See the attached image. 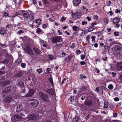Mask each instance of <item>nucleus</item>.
Wrapping results in <instances>:
<instances>
[{
	"instance_id": "ea45409f",
	"label": "nucleus",
	"mask_w": 122,
	"mask_h": 122,
	"mask_svg": "<svg viewBox=\"0 0 122 122\" xmlns=\"http://www.w3.org/2000/svg\"><path fill=\"white\" fill-rule=\"evenodd\" d=\"M43 44V46L44 47H46L47 46V43L46 41H44V42L42 44Z\"/></svg>"
},
{
	"instance_id": "58836bf2",
	"label": "nucleus",
	"mask_w": 122,
	"mask_h": 122,
	"mask_svg": "<svg viewBox=\"0 0 122 122\" xmlns=\"http://www.w3.org/2000/svg\"><path fill=\"white\" fill-rule=\"evenodd\" d=\"M104 24L105 25H107L108 23L107 19L105 18L104 19Z\"/></svg>"
},
{
	"instance_id": "c85d7f7f",
	"label": "nucleus",
	"mask_w": 122,
	"mask_h": 122,
	"mask_svg": "<svg viewBox=\"0 0 122 122\" xmlns=\"http://www.w3.org/2000/svg\"><path fill=\"white\" fill-rule=\"evenodd\" d=\"M20 11H19L18 12H16V13H15V14H14L12 16V17H15V16H16L17 15H20Z\"/></svg>"
},
{
	"instance_id": "39448f33",
	"label": "nucleus",
	"mask_w": 122,
	"mask_h": 122,
	"mask_svg": "<svg viewBox=\"0 0 122 122\" xmlns=\"http://www.w3.org/2000/svg\"><path fill=\"white\" fill-rule=\"evenodd\" d=\"M41 20L40 19H38L36 20L35 22L34 23L33 22L32 24L33 27H34L35 26L36 27H38L39 26L38 25H40L41 24Z\"/></svg>"
},
{
	"instance_id": "774afa93",
	"label": "nucleus",
	"mask_w": 122,
	"mask_h": 122,
	"mask_svg": "<svg viewBox=\"0 0 122 122\" xmlns=\"http://www.w3.org/2000/svg\"><path fill=\"white\" fill-rule=\"evenodd\" d=\"M10 28V26L9 24L7 25L6 26V29L7 30V29H9Z\"/></svg>"
},
{
	"instance_id": "f257e3e1",
	"label": "nucleus",
	"mask_w": 122,
	"mask_h": 122,
	"mask_svg": "<svg viewBox=\"0 0 122 122\" xmlns=\"http://www.w3.org/2000/svg\"><path fill=\"white\" fill-rule=\"evenodd\" d=\"M27 104L28 106L35 107L38 105V102L36 99H30L27 101Z\"/></svg>"
},
{
	"instance_id": "e2e57ef3",
	"label": "nucleus",
	"mask_w": 122,
	"mask_h": 122,
	"mask_svg": "<svg viewBox=\"0 0 122 122\" xmlns=\"http://www.w3.org/2000/svg\"><path fill=\"white\" fill-rule=\"evenodd\" d=\"M107 57L106 56L103 57L102 58V60L104 61H106Z\"/></svg>"
},
{
	"instance_id": "4468645a",
	"label": "nucleus",
	"mask_w": 122,
	"mask_h": 122,
	"mask_svg": "<svg viewBox=\"0 0 122 122\" xmlns=\"http://www.w3.org/2000/svg\"><path fill=\"white\" fill-rule=\"evenodd\" d=\"M22 109V105L20 104H19L17 106L16 108V111L17 112H18L21 111Z\"/></svg>"
},
{
	"instance_id": "bf43d9fd",
	"label": "nucleus",
	"mask_w": 122,
	"mask_h": 122,
	"mask_svg": "<svg viewBox=\"0 0 122 122\" xmlns=\"http://www.w3.org/2000/svg\"><path fill=\"white\" fill-rule=\"evenodd\" d=\"M86 41H88L90 39V36L89 35L87 36H86Z\"/></svg>"
},
{
	"instance_id": "0eeeda50",
	"label": "nucleus",
	"mask_w": 122,
	"mask_h": 122,
	"mask_svg": "<svg viewBox=\"0 0 122 122\" xmlns=\"http://www.w3.org/2000/svg\"><path fill=\"white\" fill-rule=\"evenodd\" d=\"M29 89V91L28 93L26 95V96L27 97H30L34 93V91L32 89Z\"/></svg>"
},
{
	"instance_id": "a211bd4d",
	"label": "nucleus",
	"mask_w": 122,
	"mask_h": 122,
	"mask_svg": "<svg viewBox=\"0 0 122 122\" xmlns=\"http://www.w3.org/2000/svg\"><path fill=\"white\" fill-rule=\"evenodd\" d=\"M33 49L35 52L37 54H39L40 52V51L36 47H34Z\"/></svg>"
},
{
	"instance_id": "49530a36",
	"label": "nucleus",
	"mask_w": 122,
	"mask_h": 122,
	"mask_svg": "<svg viewBox=\"0 0 122 122\" xmlns=\"http://www.w3.org/2000/svg\"><path fill=\"white\" fill-rule=\"evenodd\" d=\"M9 60L6 59L3 61V62L4 63L7 64L9 63Z\"/></svg>"
},
{
	"instance_id": "4be33fe9",
	"label": "nucleus",
	"mask_w": 122,
	"mask_h": 122,
	"mask_svg": "<svg viewBox=\"0 0 122 122\" xmlns=\"http://www.w3.org/2000/svg\"><path fill=\"white\" fill-rule=\"evenodd\" d=\"M96 27L94 26H90L88 29V31L89 32H91L95 29Z\"/></svg>"
},
{
	"instance_id": "de8ad7c7",
	"label": "nucleus",
	"mask_w": 122,
	"mask_h": 122,
	"mask_svg": "<svg viewBox=\"0 0 122 122\" xmlns=\"http://www.w3.org/2000/svg\"><path fill=\"white\" fill-rule=\"evenodd\" d=\"M108 106V105L107 102H104V107L105 108H107Z\"/></svg>"
},
{
	"instance_id": "dca6fc26",
	"label": "nucleus",
	"mask_w": 122,
	"mask_h": 122,
	"mask_svg": "<svg viewBox=\"0 0 122 122\" xmlns=\"http://www.w3.org/2000/svg\"><path fill=\"white\" fill-rule=\"evenodd\" d=\"M120 19L118 17H115L113 20V21L115 23L119 22L120 21Z\"/></svg>"
},
{
	"instance_id": "a18cd8bd",
	"label": "nucleus",
	"mask_w": 122,
	"mask_h": 122,
	"mask_svg": "<svg viewBox=\"0 0 122 122\" xmlns=\"http://www.w3.org/2000/svg\"><path fill=\"white\" fill-rule=\"evenodd\" d=\"M21 66L23 68H24L26 66V64L24 63H22L21 64Z\"/></svg>"
},
{
	"instance_id": "864d4df0",
	"label": "nucleus",
	"mask_w": 122,
	"mask_h": 122,
	"mask_svg": "<svg viewBox=\"0 0 122 122\" xmlns=\"http://www.w3.org/2000/svg\"><path fill=\"white\" fill-rule=\"evenodd\" d=\"M77 93V91L76 90H75L73 91V93L74 95H76V94Z\"/></svg>"
},
{
	"instance_id": "8fccbe9b",
	"label": "nucleus",
	"mask_w": 122,
	"mask_h": 122,
	"mask_svg": "<svg viewBox=\"0 0 122 122\" xmlns=\"http://www.w3.org/2000/svg\"><path fill=\"white\" fill-rule=\"evenodd\" d=\"M114 34L115 36H118L119 35V32H114Z\"/></svg>"
},
{
	"instance_id": "ddd939ff",
	"label": "nucleus",
	"mask_w": 122,
	"mask_h": 122,
	"mask_svg": "<svg viewBox=\"0 0 122 122\" xmlns=\"http://www.w3.org/2000/svg\"><path fill=\"white\" fill-rule=\"evenodd\" d=\"M46 91L48 93L52 95H53L54 93V92L52 89H50L47 90H46Z\"/></svg>"
},
{
	"instance_id": "a19ab883",
	"label": "nucleus",
	"mask_w": 122,
	"mask_h": 122,
	"mask_svg": "<svg viewBox=\"0 0 122 122\" xmlns=\"http://www.w3.org/2000/svg\"><path fill=\"white\" fill-rule=\"evenodd\" d=\"M56 46L57 47H60L63 46V44L62 43L57 44Z\"/></svg>"
},
{
	"instance_id": "052dcab7",
	"label": "nucleus",
	"mask_w": 122,
	"mask_h": 122,
	"mask_svg": "<svg viewBox=\"0 0 122 122\" xmlns=\"http://www.w3.org/2000/svg\"><path fill=\"white\" fill-rule=\"evenodd\" d=\"M72 15L73 16H75L76 17H77V13H72Z\"/></svg>"
},
{
	"instance_id": "5701e85b",
	"label": "nucleus",
	"mask_w": 122,
	"mask_h": 122,
	"mask_svg": "<svg viewBox=\"0 0 122 122\" xmlns=\"http://www.w3.org/2000/svg\"><path fill=\"white\" fill-rule=\"evenodd\" d=\"M22 75V73L20 72H18L15 74V76L16 77H20Z\"/></svg>"
},
{
	"instance_id": "7ed1b4c3",
	"label": "nucleus",
	"mask_w": 122,
	"mask_h": 122,
	"mask_svg": "<svg viewBox=\"0 0 122 122\" xmlns=\"http://www.w3.org/2000/svg\"><path fill=\"white\" fill-rule=\"evenodd\" d=\"M29 120H33L35 119L38 120L40 119V117L37 115L34 114H30L28 117Z\"/></svg>"
},
{
	"instance_id": "3c124183",
	"label": "nucleus",
	"mask_w": 122,
	"mask_h": 122,
	"mask_svg": "<svg viewBox=\"0 0 122 122\" xmlns=\"http://www.w3.org/2000/svg\"><path fill=\"white\" fill-rule=\"evenodd\" d=\"M21 0H16V3L20 4L21 3Z\"/></svg>"
},
{
	"instance_id": "b1692460",
	"label": "nucleus",
	"mask_w": 122,
	"mask_h": 122,
	"mask_svg": "<svg viewBox=\"0 0 122 122\" xmlns=\"http://www.w3.org/2000/svg\"><path fill=\"white\" fill-rule=\"evenodd\" d=\"M49 59L50 60L54 59L56 57L54 56L51 55H49L48 56Z\"/></svg>"
},
{
	"instance_id": "0e129e2a",
	"label": "nucleus",
	"mask_w": 122,
	"mask_h": 122,
	"mask_svg": "<svg viewBox=\"0 0 122 122\" xmlns=\"http://www.w3.org/2000/svg\"><path fill=\"white\" fill-rule=\"evenodd\" d=\"M75 46L74 44H72L70 46V48L72 49L74 48L75 47Z\"/></svg>"
},
{
	"instance_id": "aec40b11",
	"label": "nucleus",
	"mask_w": 122,
	"mask_h": 122,
	"mask_svg": "<svg viewBox=\"0 0 122 122\" xmlns=\"http://www.w3.org/2000/svg\"><path fill=\"white\" fill-rule=\"evenodd\" d=\"M21 58H19L16 60L15 62V64L16 65L18 64L21 62Z\"/></svg>"
},
{
	"instance_id": "13d9d810",
	"label": "nucleus",
	"mask_w": 122,
	"mask_h": 122,
	"mask_svg": "<svg viewBox=\"0 0 122 122\" xmlns=\"http://www.w3.org/2000/svg\"><path fill=\"white\" fill-rule=\"evenodd\" d=\"M121 11L120 10L117 9L115 12L116 13H120L121 12Z\"/></svg>"
},
{
	"instance_id": "5fc2aeb1",
	"label": "nucleus",
	"mask_w": 122,
	"mask_h": 122,
	"mask_svg": "<svg viewBox=\"0 0 122 122\" xmlns=\"http://www.w3.org/2000/svg\"><path fill=\"white\" fill-rule=\"evenodd\" d=\"M119 100V98L117 97H116L114 98V100L115 101H118Z\"/></svg>"
},
{
	"instance_id": "2eb2a0df",
	"label": "nucleus",
	"mask_w": 122,
	"mask_h": 122,
	"mask_svg": "<svg viewBox=\"0 0 122 122\" xmlns=\"http://www.w3.org/2000/svg\"><path fill=\"white\" fill-rule=\"evenodd\" d=\"M34 14L32 12H31L29 15V17L31 20H32L34 18Z\"/></svg>"
},
{
	"instance_id": "a878e982",
	"label": "nucleus",
	"mask_w": 122,
	"mask_h": 122,
	"mask_svg": "<svg viewBox=\"0 0 122 122\" xmlns=\"http://www.w3.org/2000/svg\"><path fill=\"white\" fill-rule=\"evenodd\" d=\"M78 118L77 116H75L73 118V122H77L78 120Z\"/></svg>"
},
{
	"instance_id": "2f4dec72",
	"label": "nucleus",
	"mask_w": 122,
	"mask_h": 122,
	"mask_svg": "<svg viewBox=\"0 0 122 122\" xmlns=\"http://www.w3.org/2000/svg\"><path fill=\"white\" fill-rule=\"evenodd\" d=\"M108 88L109 89L112 90L113 88V86L112 84H110L108 86Z\"/></svg>"
},
{
	"instance_id": "6ab92c4d",
	"label": "nucleus",
	"mask_w": 122,
	"mask_h": 122,
	"mask_svg": "<svg viewBox=\"0 0 122 122\" xmlns=\"http://www.w3.org/2000/svg\"><path fill=\"white\" fill-rule=\"evenodd\" d=\"M27 51L29 54H33V51L30 47H28L27 49Z\"/></svg>"
},
{
	"instance_id": "37998d69",
	"label": "nucleus",
	"mask_w": 122,
	"mask_h": 122,
	"mask_svg": "<svg viewBox=\"0 0 122 122\" xmlns=\"http://www.w3.org/2000/svg\"><path fill=\"white\" fill-rule=\"evenodd\" d=\"M76 53L77 55H78L81 53V51L80 50H78L76 51Z\"/></svg>"
},
{
	"instance_id": "6e6d98bb",
	"label": "nucleus",
	"mask_w": 122,
	"mask_h": 122,
	"mask_svg": "<svg viewBox=\"0 0 122 122\" xmlns=\"http://www.w3.org/2000/svg\"><path fill=\"white\" fill-rule=\"evenodd\" d=\"M3 15L5 16H8V14L5 12H4Z\"/></svg>"
},
{
	"instance_id": "c756f323",
	"label": "nucleus",
	"mask_w": 122,
	"mask_h": 122,
	"mask_svg": "<svg viewBox=\"0 0 122 122\" xmlns=\"http://www.w3.org/2000/svg\"><path fill=\"white\" fill-rule=\"evenodd\" d=\"M109 107L112 110H113L114 109L115 107L112 104H110L109 105Z\"/></svg>"
},
{
	"instance_id": "9d476101",
	"label": "nucleus",
	"mask_w": 122,
	"mask_h": 122,
	"mask_svg": "<svg viewBox=\"0 0 122 122\" xmlns=\"http://www.w3.org/2000/svg\"><path fill=\"white\" fill-rule=\"evenodd\" d=\"M73 56L72 55H69L68 56L66 57L65 59V61L67 62H69L71 58L73 57Z\"/></svg>"
},
{
	"instance_id": "f3484780",
	"label": "nucleus",
	"mask_w": 122,
	"mask_h": 122,
	"mask_svg": "<svg viewBox=\"0 0 122 122\" xmlns=\"http://www.w3.org/2000/svg\"><path fill=\"white\" fill-rule=\"evenodd\" d=\"M12 100L11 97L10 96H8L5 98V101L8 102H9Z\"/></svg>"
},
{
	"instance_id": "7c9ffc66",
	"label": "nucleus",
	"mask_w": 122,
	"mask_h": 122,
	"mask_svg": "<svg viewBox=\"0 0 122 122\" xmlns=\"http://www.w3.org/2000/svg\"><path fill=\"white\" fill-rule=\"evenodd\" d=\"M14 117L15 118H16L18 119H19L21 118V117L19 115H16L14 116Z\"/></svg>"
},
{
	"instance_id": "4c0bfd02",
	"label": "nucleus",
	"mask_w": 122,
	"mask_h": 122,
	"mask_svg": "<svg viewBox=\"0 0 122 122\" xmlns=\"http://www.w3.org/2000/svg\"><path fill=\"white\" fill-rule=\"evenodd\" d=\"M40 113L42 115H44L46 113V112L45 111H43L42 110L40 112Z\"/></svg>"
},
{
	"instance_id": "412c9836",
	"label": "nucleus",
	"mask_w": 122,
	"mask_h": 122,
	"mask_svg": "<svg viewBox=\"0 0 122 122\" xmlns=\"http://www.w3.org/2000/svg\"><path fill=\"white\" fill-rule=\"evenodd\" d=\"M11 89V87L9 86L8 87H6L4 91L5 92H9L10 91Z\"/></svg>"
},
{
	"instance_id": "c9c22d12",
	"label": "nucleus",
	"mask_w": 122,
	"mask_h": 122,
	"mask_svg": "<svg viewBox=\"0 0 122 122\" xmlns=\"http://www.w3.org/2000/svg\"><path fill=\"white\" fill-rule=\"evenodd\" d=\"M49 80L50 81V82L51 83V84L53 85V83L52 80V78L50 77L49 78Z\"/></svg>"
},
{
	"instance_id": "338daca9",
	"label": "nucleus",
	"mask_w": 122,
	"mask_h": 122,
	"mask_svg": "<svg viewBox=\"0 0 122 122\" xmlns=\"http://www.w3.org/2000/svg\"><path fill=\"white\" fill-rule=\"evenodd\" d=\"M66 19V18L65 17H62L61 18V20L63 21L65 20Z\"/></svg>"
},
{
	"instance_id": "09e8293b",
	"label": "nucleus",
	"mask_w": 122,
	"mask_h": 122,
	"mask_svg": "<svg viewBox=\"0 0 122 122\" xmlns=\"http://www.w3.org/2000/svg\"><path fill=\"white\" fill-rule=\"evenodd\" d=\"M98 18V17L97 15H94L93 16V18L94 20L97 19Z\"/></svg>"
},
{
	"instance_id": "6e6552de",
	"label": "nucleus",
	"mask_w": 122,
	"mask_h": 122,
	"mask_svg": "<svg viewBox=\"0 0 122 122\" xmlns=\"http://www.w3.org/2000/svg\"><path fill=\"white\" fill-rule=\"evenodd\" d=\"M20 11L21 12L20 15H22L24 17L26 18L28 17V16L29 14L27 11Z\"/></svg>"
},
{
	"instance_id": "cd10ccee",
	"label": "nucleus",
	"mask_w": 122,
	"mask_h": 122,
	"mask_svg": "<svg viewBox=\"0 0 122 122\" xmlns=\"http://www.w3.org/2000/svg\"><path fill=\"white\" fill-rule=\"evenodd\" d=\"M36 71L39 74H41L42 72V69L41 68H40L39 69H37L36 70Z\"/></svg>"
},
{
	"instance_id": "79ce46f5",
	"label": "nucleus",
	"mask_w": 122,
	"mask_h": 122,
	"mask_svg": "<svg viewBox=\"0 0 122 122\" xmlns=\"http://www.w3.org/2000/svg\"><path fill=\"white\" fill-rule=\"evenodd\" d=\"M24 32V31L21 30H20L19 31H18V34L19 35H20L21 34L23 33Z\"/></svg>"
},
{
	"instance_id": "f03ea898",
	"label": "nucleus",
	"mask_w": 122,
	"mask_h": 122,
	"mask_svg": "<svg viewBox=\"0 0 122 122\" xmlns=\"http://www.w3.org/2000/svg\"><path fill=\"white\" fill-rule=\"evenodd\" d=\"M52 40L53 43L61 42L63 41L61 37L59 36L53 38L52 39Z\"/></svg>"
},
{
	"instance_id": "9b49d317",
	"label": "nucleus",
	"mask_w": 122,
	"mask_h": 122,
	"mask_svg": "<svg viewBox=\"0 0 122 122\" xmlns=\"http://www.w3.org/2000/svg\"><path fill=\"white\" fill-rule=\"evenodd\" d=\"M92 104L91 101L89 100H87L85 101L84 103V104L86 106H90Z\"/></svg>"
},
{
	"instance_id": "69168bd1",
	"label": "nucleus",
	"mask_w": 122,
	"mask_h": 122,
	"mask_svg": "<svg viewBox=\"0 0 122 122\" xmlns=\"http://www.w3.org/2000/svg\"><path fill=\"white\" fill-rule=\"evenodd\" d=\"M86 19L88 21H90L91 19V18L89 16H87L86 17Z\"/></svg>"
},
{
	"instance_id": "603ef678",
	"label": "nucleus",
	"mask_w": 122,
	"mask_h": 122,
	"mask_svg": "<svg viewBox=\"0 0 122 122\" xmlns=\"http://www.w3.org/2000/svg\"><path fill=\"white\" fill-rule=\"evenodd\" d=\"M32 1L31 2V4H34L35 5V4L36 3V0H32Z\"/></svg>"
},
{
	"instance_id": "1a4fd4ad",
	"label": "nucleus",
	"mask_w": 122,
	"mask_h": 122,
	"mask_svg": "<svg viewBox=\"0 0 122 122\" xmlns=\"http://www.w3.org/2000/svg\"><path fill=\"white\" fill-rule=\"evenodd\" d=\"M7 31V30L5 28H2L0 30V34L2 35L5 34Z\"/></svg>"
},
{
	"instance_id": "f704fd0d",
	"label": "nucleus",
	"mask_w": 122,
	"mask_h": 122,
	"mask_svg": "<svg viewBox=\"0 0 122 122\" xmlns=\"http://www.w3.org/2000/svg\"><path fill=\"white\" fill-rule=\"evenodd\" d=\"M95 36H92L91 37V38L92 39V42H95Z\"/></svg>"
},
{
	"instance_id": "c03bdc74",
	"label": "nucleus",
	"mask_w": 122,
	"mask_h": 122,
	"mask_svg": "<svg viewBox=\"0 0 122 122\" xmlns=\"http://www.w3.org/2000/svg\"><path fill=\"white\" fill-rule=\"evenodd\" d=\"M81 58L82 60H83L85 57V55L84 54H82L81 55Z\"/></svg>"
},
{
	"instance_id": "e433bc0d",
	"label": "nucleus",
	"mask_w": 122,
	"mask_h": 122,
	"mask_svg": "<svg viewBox=\"0 0 122 122\" xmlns=\"http://www.w3.org/2000/svg\"><path fill=\"white\" fill-rule=\"evenodd\" d=\"M41 30L39 28H38L37 29V30L36 31V32L37 33H38V34H39L41 32Z\"/></svg>"
},
{
	"instance_id": "423d86ee",
	"label": "nucleus",
	"mask_w": 122,
	"mask_h": 122,
	"mask_svg": "<svg viewBox=\"0 0 122 122\" xmlns=\"http://www.w3.org/2000/svg\"><path fill=\"white\" fill-rule=\"evenodd\" d=\"M116 67L118 71L122 70V62L117 63L116 65Z\"/></svg>"
},
{
	"instance_id": "72a5a7b5",
	"label": "nucleus",
	"mask_w": 122,
	"mask_h": 122,
	"mask_svg": "<svg viewBox=\"0 0 122 122\" xmlns=\"http://www.w3.org/2000/svg\"><path fill=\"white\" fill-rule=\"evenodd\" d=\"M112 3L111 1L109 0L108 1V2H106V6H109Z\"/></svg>"
},
{
	"instance_id": "4d7b16f0",
	"label": "nucleus",
	"mask_w": 122,
	"mask_h": 122,
	"mask_svg": "<svg viewBox=\"0 0 122 122\" xmlns=\"http://www.w3.org/2000/svg\"><path fill=\"white\" fill-rule=\"evenodd\" d=\"M112 75L113 77H115V76L117 74L116 73L112 72Z\"/></svg>"
},
{
	"instance_id": "680f3d73",
	"label": "nucleus",
	"mask_w": 122,
	"mask_h": 122,
	"mask_svg": "<svg viewBox=\"0 0 122 122\" xmlns=\"http://www.w3.org/2000/svg\"><path fill=\"white\" fill-rule=\"evenodd\" d=\"M80 63L81 65H84L85 64V62L83 61H81L80 62Z\"/></svg>"
},
{
	"instance_id": "473e14b6",
	"label": "nucleus",
	"mask_w": 122,
	"mask_h": 122,
	"mask_svg": "<svg viewBox=\"0 0 122 122\" xmlns=\"http://www.w3.org/2000/svg\"><path fill=\"white\" fill-rule=\"evenodd\" d=\"M88 32H89L88 31V30H84L83 32L82 33V34H84L85 35H86V33H87Z\"/></svg>"
},
{
	"instance_id": "20e7f679",
	"label": "nucleus",
	"mask_w": 122,
	"mask_h": 122,
	"mask_svg": "<svg viewBox=\"0 0 122 122\" xmlns=\"http://www.w3.org/2000/svg\"><path fill=\"white\" fill-rule=\"evenodd\" d=\"M39 95L40 96L41 99L42 100L46 101L47 100L48 97V96L43 92H40Z\"/></svg>"
},
{
	"instance_id": "f8f14e48",
	"label": "nucleus",
	"mask_w": 122,
	"mask_h": 122,
	"mask_svg": "<svg viewBox=\"0 0 122 122\" xmlns=\"http://www.w3.org/2000/svg\"><path fill=\"white\" fill-rule=\"evenodd\" d=\"M81 2V0H77L76 1H73V5L75 6H77L78 5H79Z\"/></svg>"
},
{
	"instance_id": "bb28decb",
	"label": "nucleus",
	"mask_w": 122,
	"mask_h": 122,
	"mask_svg": "<svg viewBox=\"0 0 122 122\" xmlns=\"http://www.w3.org/2000/svg\"><path fill=\"white\" fill-rule=\"evenodd\" d=\"M19 86L20 87H22L24 86V85L22 81H20L18 83Z\"/></svg>"
},
{
	"instance_id": "393cba45",
	"label": "nucleus",
	"mask_w": 122,
	"mask_h": 122,
	"mask_svg": "<svg viewBox=\"0 0 122 122\" xmlns=\"http://www.w3.org/2000/svg\"><path fill=\"white\" fill-rule=\"evenodd\" d=\"M72 29L76 31H77L79 30V28L76 25L73 26Z\"/></svg>"
}]
</instances>
